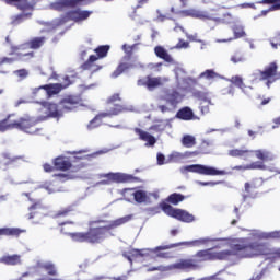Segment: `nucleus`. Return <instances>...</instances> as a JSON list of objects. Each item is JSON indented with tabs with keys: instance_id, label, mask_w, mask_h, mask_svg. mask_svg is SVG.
<instances>
[{
	"instance_id": "f257e3e1",
	"label": "nucleus",
	"mask_w": 280,
	"mask_h": 280,
	"mask_svg": "<svg viewBox=\"0 0 280 280\" xmlns=\"http://www.w3.org/2000/svg\"><path fill=\"white\" fill-rule=\"evenodd\" d=\"M265 249V244L250 242L248 237H241L234 241L231 249L218 252L215 247H211L197 252L195 257L199 261H226L233 256L238 259H253L257 255H264Z\"/></svg>"
},
{
	"instance_id": "f03ea898",
	"label": "nucleus",
	"mask_w": 280,
	"mask_h": 280,
	"mask_svg": "<svg viewBox=\"0 0 280 280\" xmlns=\"http://www.w3.org/2000/svg\"><path fill=\"white\" fill-rule=\"evenodd\" d=\"M132 220V215H125L112 221L107 225L96 226L97 224H106V220H92L89 222V229L86 232H67V224H75L73 221H65L59 223L61 226L60 231L63 235H68L72 242H77L78 244H91L95 246L97 244H103L108 237L107 232L113 231L119 226H124L127 222Z\"/></svg>"
},
{
	"instance_id": "7ed1b4c3",
	"label": "nucleus",
	"mask_w": 280,
	"mask_h": 280,
	"mask_svg": "<svg viewBox=\"0 0 280 280\" xmlns=\"http://www.w3.org/2000/svg\"><path fill=\"white\" fill-rule=\"evenodd\" d=\"M45 43H47V37L45 36L33 37L28 42L13 47V54H18V56L24 61L30 62L31 60H34V58H36V52L27 51V49L38 50L45 46Z\"/></svg>"
},
{
	"instance_id": "20e7f679",
	"label": "nucleus",
	"mask_w": 280,
	"mask_h": 280,
	"mask_svg": "<svg viewBox=\"0 0 280 280\" xmlns=\"http://www.w3.org/2000/svg\"><path fill=\"white\" fill-rule=\"evenodd\" d=\"M279 71V66L277 62L272 61L265 67L264 70H258L257 73H254V80L258 82H266V86L270 89L275 82H277V75Z\"/></svg>"
},
{
	"instance_id": "39448f33",
	"label": "nucleus",
	"mask_w": 280,
	"mask_h": 280,
	"mask_svg": "<svg viewBox=\"0 0 280 280\" xmlns=\"http://www.w3.org/2000/svg\"><path fill=\"white\" fill-rule=\"evenodd\" d=\"M52 164L55 166V170L57 172H68V170H71L74 167V172H78L79 170H82L84 167V164L82 163V159L80 158H73L72 160L65 155H59L54 159Z\"/></svg>"
},
{
	"instance_id": "423d86ee",
	"label": "nucleus",
	"mask_w": 280,
	"mask_h": 280,
	"mask_svg": "<svg viewBox=\"0 0 280 280\" xmlns=\"http://www.w3.org/2000/svg\"><path fill=\"white\" fill-rule=\"evenodd\" d=\"M100 178H105L100 182V185H110L112 183H141V178L126 173L101 174Z\"/></svg>"
},
{
	"instance_id": "0eeeda50",
	"label": "nucleus",
	"mask_w": 280,
	"mask_h": 280,
	"mask_svg": "<svg viewBox=\"0 0 280 280\" xmlns=\"http://www.w3.org/2000/svg\"><path fill=\"white\" fill-rule=\"evenodd\" d=\"M186 172L200 174L201 176H226V171L202 164H191L184 167Z\"/></svg>"
},
{
	"instance_id": "6e6552de",
	"label": "nucleus",
	"mask_w": 280,
	"mask_h": 280,
	"mask_svg": "<svg viewBox=\"0 0 280 280\" xmlns=\"http://www.w3.org/2000/svg\"><path fill=\"white\" fill-rule=\"evenodd\" d=\"M162 211L170 215V218H175V220H179L180 222H194L195 218L189 212L183 209H175L172 205L167 202L160 203Z\"/></svg>"
},
{
	"instance_id": "1a4fd4ad",
	"label": "nucleus",
	"mask_w": 280,
	"mask_h": 280,
	"mask_svg": "<svg viewBox=\"0 0 280 280\" xmlns=\"http://www.w3.org/2000/svg\"><path fill=\"white\" fill-rule=\"evenodd\" d=\"M119 113H124V105H115V108H110L109 112H103L97 114L88 124V130H95V128H100V126L104 124V119H106V117H113L115 115H119Z\"/></svg>"
},
{
	"instance_id": "9d476101",
	"label": "nucleus",
	"mask_w": 280,
	"mask_h": 280,
	"mask_svg": "<svg viewBox=\"0 0 280 280\" xmlns=\"http://www.w3.org/2000/svg\"><path fill=\"white\" fill-rule=\"evenodd\" d=\"M187 242H179V243H173L168 245H160L155 248L150 249V253H153L155 257L159 259H172L174 257V254L172 252H163V250H170L172 248H178V246H186Z\"/></svg>"
},
{
	"instance_id": "9b49d317",
	"label": "nucleus",
	"mask_w": 280,
	"mask_h": 280,
	"mask_svg": "<svg viewBox=\"0 0 280 280\" xmlns=\"http://www.w3.org/2000/svg\"><path fill=\"white\" fill-rule=\"evenodd\" d=\"M14 126L16 130H22L28 135H36V120L32 117H22L19 120H14Z\"/></svg>"
},
{
	"instance_id": "f8f14e48",
	"label": "nucleus",
	"mask_w": 280,
	"mask_h": 280,
	"mask_svg": "<svg viewBox=\"0 0 280 280\" xmlns=\"http://www.w3.org/2000/svg\"><path fill=\"white\" fill-rule=\"evenodd\" d=\"M244 198H255L259 194V189L264 187V178L255 177L250 182H246Z\"/></svg>"
},
{
	"instance_id": "ddd939ff",
	"label": "nucleus",
	"mask_w": 280,
	"mask_h": 280,
	"mask_svg": "<svg viewBox=\"0 0 280 280\" xmlns=\"http://www.w3.org/2000/svg\"><path fill=\"white\" fill-rule=\"evenodd\" d=\"M95 0H58L52 3V10H57L58 12H62L65 8H78V5H89L93 3Z\"/></svg>"
},
{
	"instance_id": "4468645a",
	"label": "nucleus",
	"mask_w": 280,
	"mask_h": 280,
	"mask_svg": "<svg viewBox=\"0 0 280 280\" xmlns=\"http://www.w3.org/2000/svg\"><path fill=\"white\" fill-rule=\"evenodd\" d=\"M82 100L80 98V96H75V95H68L66 97H63L59 104H61V109L65 113H71L73 110H75V108H80Z\"/></svg>"
},
{
	"instance_id": "2eb2a0df",
	"label": "nucleus",
	"mask_w": 280,
	"mask_h": 280,
	"mask_svg": "<svg viewBox=\"0 0 280 280\" xmlns=\"http://www.w3.org/2000/svg\"><path fill=\"white\" fill-rule=\"evenodd\" d=\"M138 86H145L149 91H154L159 86H163V78L147 75L145 78L139 79L137 81Z\"/></svg>"
},
{
	"instance_id": "dca6fc26",
	"label": "nucleus",
	"mask_w": 280,
	"mask_h": 280,
	"mask_svg": "<svg viewBox=\"0 0 280 280\" xmlns=\"http://www.w3.org/2000/svg\"><path fill=\"white\" fill-rule=\"evenodd\" d=\"M213 13L208 14L206 18L209 21H214V23H222L224 25H229L233 23V15L231 13H223L220 10L212 9Z\"/></svg>"
},
{
	"instance_id": "f3484780",
	"label": "nucleus",
	"mask_w": 280,
	"mask_h": 280,
	"mask_svg": "<svg viewBox=\"0 0 280 280\" xmlns=\"http://www.w3.org/2000/svg\"><path fill=\"white\" fill-rule=\"evenodd\" d=\"M7 5H15L21 12H27V10H34V5L38 3V0H4Z\"/></svg>"
},
{
	"instance_id": "a211bd4d",
	"label": "nucleus",
	"mask_w": 280,
	"mask_h": 280,
	"mask_svg": "<svg viewBox=\"0 0 280 280\" xmlns=\"http://www.w3.org/2000/svg\"><path fill=\"white\" fill-rule=\"evenodd\" d=\"M44 108L47 109L48 117H52V119H60V117H65V112L62 110L61 104L58 103H43Z\"/></svg>"
},
{
	"instance_id": "6ab92c4d",
	"label": "nucleus",
	"mask_w": 280,
	"mask_h": 280,
	"mask_svg": "<svg viewBox=\"0 0 280 280\" xmlns=\"http://www.w3.org/2000/svg\"><path fill=\"white\" fill-rule=\"evenodd\" d=\"M93 14V11H82L80 9L71 10L66 13V19L69 21H74V23H82V21H86L89 16Z\"/></svg>"
},
{
	"instance_id": "aec40b11",
	"label": "nucleus",
	"mask_w": 280,
	"mask_h": 280,
	"mask_svg": "<svg viewBox=\"0 0 280 280\" xmlns=\"http://www.w3.org/2000/svg\"><path fill=\"white\" fill-rule=\"evenodd\" d=\"M229 156L233 159H241L242 161H250L255 154V150H248L246 148L242 149H231L228 152Z\"/></svg>"
},
{
	"instance_id": "412c9836",
	"label": "nucleus",
	"mask_w": 280,
	"mask_h": 280,
	"mask_svg": "<svg viewBox=\"0 0 280 280\" xmlns=\"http://www.w3.org/2000/svg\"><path fill=\"white\" fill-rule=\"evenodd\" d=\"M62 89L63 86L60 83H50L35 89V92L44 90L46 92L47 97H51V95H58V93H60Z\"/></svg>"
},
{
	"instance_id": "4be33fe9",
	"label": "nucleus",
	"mask_w": 280,
	"mask_h": 280,
	"mask_svg": "<svg viewBox=\"0 0 280 280\" xmlns=\"http://www.w3.org/2000/svg\"><path fill=\"white\" fill-rule=\"evenodd\" d=\"M133 132H136L140 139V141H145L147 144L145 145H150L153 147L156 144V138L152 135H150V132L148 131H143L141 128L136 127L133 129Z\"/></svg>"
},
{
	"instance_id": "5701e85b",
	"label": "nucleus",
	"mask_w": 280,
	"mask_h": 280,
	"mask_svg": "<svg viewBox=\"0 0 280 280\" xmlns=\"http://www.w3.org/2000/svg\"><path fill=\"white\" fill-rule=\"evenodd\" d=\"M14 47H19V46H11V51L9 52V56H15V57L0 58V67H2V65H14V62H27V61L23 60L19 56V54L14 52Z\"/></svg>"
},
{
	"instance_id": "b1692460",
	"label": "nucleus",
	"mask_w": 280,
	"mask_h": 280,
	"mask_svg": "<svg viewBox=\"0 0 280 280\" xmlns=\"http://www.w3.org/2000/svg\"><path fill=\"white\" fill-rule=\"evenodd\" d=\"M25 230L19 228H0V237H20Z\"/></svg>"
},
{
	"instance_id": "393cba45",
	"label": "nucleus",
	"mask_w": 280,
	"mask_h": 280,
	"mask_svg": "<svg viewBox=\"0 0 280 280\" xmlns=\"http://www.w3.org/2000/svg\"><path fill=\"white\" fill-rule=\"evenodd\" d=\"M97 60H100L97 56L91 55L89 59L82 63L81 69H83V71H100L102 68L95 63Z\"/></svg>"
},
{
	"instance_id": "a878e982",
	"label": "nucleus",
	"mask_w": 280,
	"mask_h": 280,
	"mask_svg": "<svg viewBox=\"0 0 280 280\" xmlns=\"http://www.w3.org/2000/svg\"><path fill=\"white\" fill-rule=\"evenodd\" d=\"M259 3L262 5H271L268 10H262L260 12L261 16H266L268 12H277V10H280V0H261Z\"/></svg>"
},
{
	"instance_id": "bb28decb",
	"label": "nucleus",
	"mask_w": 280,
	"mask_h": 280,
	"mask_svg": "<svg viewBox=\"0 0 280 280\" xmlns=\"http://www.w3.org/2000/svg\"><path fill=\"white\" fill-rule=\"evenodd\" d=\"M233 170H236L237 172H246V170H266V164L262 162H252L246 165H236Z\"/></svg>"
},
{
	"instance_id": "cd10ccee",
	"label": "nucleus",
	"mask_w": 280,
	"mask_h": 280,
	"mask_svg": "<svg viewBox=\"0 0 280 280\" xmlns=\"http://www.w3.org/2000/svg\"><path fill=\"white\" fill-rule=\"evenodd\" d=\"M177 119H182L183 121H191L194 119V110L190 107H183L176 114Z\"/></svg>"
},
{
	"instance_id": "c85d7f7f",
	"label": "nucleus",
	"mask_w": 280,
	"mask_h": 280,
	"mask_svg": "<svg viewBox=\"0 0 280 280\" xmlns=\"http://www.w3.org/2000/svg\"><path fill=\"white\" fill-rule=\"evenodd\" d=\"M75 209L73 206H67L61 208L60 210L56 211L52 215L55 220H60L62 218H69V215H72Z\"/></svg>"
},
{
	"instance_id": "c756f323",
	"label": "nucleus",
	"mask_w": 280,
	"mask_h": 280,
	"mask_svg": "<svg viewBox=\"0 0 280 280\" xmlns=\"http://www.w3.org/2000/svg\"><path fill=\"white\" fill-rule=\"evenodd\" d=\"M154 54L158 58L164 60V62H174V58H172V55H170V52H167V50L164 49L163 46H156L154 48Z\"/></svg>"
},
{
	"instance_id": "7c9ffc66",
	"label": "nucleus",
	"mask_w": 280,
	"mask_h": 280,
	"mask_svg": "<svg viewBox=\"0 0 280 280\" xmlns=\"http://www.w3.org/2000/svg\"><path fill=\"white\" fill-rule=\"evenodd\" d=\"M36 268L46 270V272L50 277L58 276V270L56 269V265H54L52 262H37Z\"/></svg>"
},
{
	"instance_id": "2f4dec72",
	"label": "nucleus",
	"mask_w": 280,
	"mask_h": 280,
	"mask_svg": "<svg viewBox=\"0 0 280 280\" xmlns=\"http://www.w3.org/2000/svg\"><path fill=\"white\" fill-rule=\"evenodd\" d=\"M1 262L5 264V266H19L21 264V255H7L1 258Z\"/></svg>"
},
{
	"instance_id": "473e14b6",
	"label": "nucleus",
	"mask_w": 280,
	"mask_h": 280,
	"mask_svg": "<svg viewBox=\"0 0 280 280\" xmlns=\"http://www.w3.org/2000/svg\"><path fill=\"white\" fill-rule=\"evenodd\" d=\"M14 117V114H9L4 119L0 120V132H8V130H14V121L10 122V118Z\"/></svg>"
},
{
	"instance_id": "72a5a7b5",
	"label": "nucleus",
	"mask_w": 280,
	"mask_h": 280,
	"mask_svg": "<svg viewBox=\"0 0 280 280\" xmlns=\"http://www.w3.org/2000/svg\"><path fill=\"white\" fill-rule=\"evenodd\" d=\"M174 268H176V270H191L192 268H196V265L192 259H182L174 265Z\"/></svg>"
},
{
	"instance_id": "f704fd0d",
	"label": "nucleus",
	"mask_w": 280,
	"mask_h": 280,
	"mask_svg": "<svg viewBox=\"0 0 280 280\" xmlns=\"http://www.w3.org/2000/svg\"><path fill=\"white\" fill-rule=\"evenodd\" d=\"M187 197L180 192H173L166 198L168 205H180Z\"/></svg>"
},
{
	"instance_id": "c9c22d12",
	"label": "nucleus",
	"mask_w": 280,
	"mask_h": 280,
	"mask_svg": "<svg viewBox=\"0 0 280 280\" xmlns=\"http://www.w3.org/2000/svg\"><path fill=\"white\" fill-rule=\"evenodd\" d=\"M254 154H255L256 159H258L262 163H265L267 161H272V159H273L272 153H270V151H266V150H255Z\"/></svg>"
},
{
	"instance_id": "e433bc0d",
	"label": "nucleus",
	"mask_w": 280,
	"mask_h": 280,
	"mask_svg": "<svg viewBox=\"0 0 280 280\" xmlns=\"http://www.w3.org/2000/svg\"><path fill=\"white\" fill-rule=\"evenodd\" d=\"M257 240H280V230L256 234Z\"/></svg>"
},
{
	"instance_id": "4c0bfd02",
	"label": "nucleus",
	"mask_w": 280,
	"mask_h": 280,
	"mask_svg": "<svg viewBox=\"0 0 280 280\" xmlns=\"http://www.w3.org/2000/svg\"><path fill=\"white\" fill-rule=\"evenodd\" d=\"M122 257L132 264V259H139V257H145L143 249H131L129 254H122Z\"/></svg>"
},
{
	"instance_id": "58836bf2",
	"label": "nucleus",
	"mask_w": 280,
	"mask_h": 280,
	"mask_svg": "<svg viewBox=\"0 0 280 280\" xmlns=\"http://www.w3.org/2000/svg\"><path fill=\"white\" fill-rule=\"evenodd\" d=\"M234 36L229 39H223V43H231V40H237V38H244L246 36V32H244V27L242 26H234L233 27Z\"/></svg>"
},
{
	"instance_id": "ea45409f",
	"label": "nucleus",
	"mask_w": 280,
	"mask_h": 280,
	"mask_svg": "<svg viewBox=\"0 0 280 280\" xmlns=\"http://www.w3.org/2000/svg\"><path fill=\"white\" fill-rule=\"evenodd\" d=\"M95 54H96V58H98V60L101 58H106V56H108V51H110V46L109 45H102L98 46L94 49Z\"/></svg>"
},
{
	"instance_id": "a19ab883",
	"label": "nucleus",
	"mask_w": 280,
	"mask_h": 280,
	"mask_svg": "<svg viewBox=\"0 0 280 280\" xmlns=\"http://www.w3.org/2000/svg\"><path fill=\"white\" fill-rule=\"evenodd\" d=\"M199 78H205L206 80H218L222 78L218 72H214L213 69H208L199 74Z\"/></svg>"
},
{
	"instance_id": "79ce46f5",
	"label": "nucleus",
	"mask_w": 280,
	"mask_h": 280,
	"mask_svg": "<svg viewBox=\"0 0 280 280\" xmlns=\"http://www.w3.org/2000/svg\"><path fill=\"white\" fill-rule=\"evenodd\" d=\"M27 16H31V14L21 13V14L12 16L11 18V25L13 27H16V25H21V23H23V21H25V19H27Z\"/></svg>"
},
{
	"instance_id": "37998d69",
	"label": "nucleus",
	"mask_w": 280,
	"mask_h": 280,
	"mask_svg": "<svg viewBox=\"0 0 280 280\" xmlns=\"http://www.w3.org/2000/svg\"><path fill=\"white\" fill-rule=\"evenodd\" d=\"M231 84H234V86H237V89H241V91H245L246 84L244 83V79L240 75H234L230 79Z\"/></svg>"
},
{
	"instance_id": "c03bdc74",
	"label": "nucleus",
	"mask_w": 280,
	"mask_h": 280,
	"mask_svg": "<svg viewBox=\"0 0 280 280\" xmlns=\"http://www.w3.org/2000/svg\"><path fill=\"white\" fill-rule=\"evenodd\" d=\"M256 243L265 245V252L262 254L256 255V257H259V255H271V257L273 259H280V248L273 249V250L268 253V246L266 245V243H260V242H257V241H256Z\"/></svg>"
},
{
	"instance_id": "a18cd8bd",
	"label": "nucleus",
	"mask_w": 280,
	"mask_h": 280,
	"mask_svg": "<svg viewBox=\"0 0 280 280\" xmlns=\"http://www.w3.org/2000/svg\"><path fill=\"white\" fill-rule=\"evenodd\" d=\"M133 199L136 200V202H138L139 205L145 202V200H148V194L143 190H136L133 194Z\"/></svg>"
},
{
	"instance_id": "49530a36",
	"label": "nucleus",
	"mask_w": 280,
	"mask_h": 280,
	"mask_svg": "<svg viewBox=\"0 0 280 280\" xmlns=\"http://www.w3.org/2000/svg\"><path fill=\"white\" fill-rule=\"evenodd\" d=\"M184 148H194L196 145V138L194 136L186 135L182 139Z\"/></svg>"
},
{
	"instance_id": "de8ad7c7",
	"label": "nucleus",
	"mask_w": 280,
	"mask_h": 280,
	"mask_svg": "<svg viewBox=\"0 0 280 280\" xmlns=\"http://www.w3.org/2000/svg\"><path fill=\"white\" fill-rule=\"evenodd\" d=\"M130 67L129 63L126 62H121L118 65V67L116 68V70L113 72V78H119V75H121V73H124V71H128V68Z\"/></svg>"
},
{
	"instance_id": "09e8293b",
	"label": "nucleus",
	"mask_w": 280,
	"mask_h": 280,
	"mask_svg": "<svg viewBox=\"0 0 280 280\" xmlns=\"http://www.w3.org/2000/svg\"><path fill=\"white\" fill-rule=\"evenodd\" d=\"M136 48H137V44H133L131 46H128L126 44L122 45V50L126 54V56L124 57L125 60H130V58H132V54H133Z\"/></svg>"
},
{
	"instance_id": "8fccbe9b",
	"label": "nucleus",
	"mask_w": 280,
	"mask_h": 280,
	"mask_svg": "<svg viewBox=\"0 0 280 280\" xmlns=\"http://www.w3.org/2000/svg\"><path fill=\"white\" fill-rule=\"evenodd\" d=\"M23 196H26L33 205L30 207V211H34L35 209H43V203H40V200H34L30 198V192H23Z\"/></svg>"
},
{
	"instance_id": "3c124183",
	"label": "nucleus",
	"mask_w": 280,
	"mask_h": 280,
	"mask_svg": "<svg viewBox=\"0 0 280 280\" xmlns=\"http://www.w3.org/2000/svg\"><path fill=\"white\" fill-rule=\"evenodd\" d=\"M117 102H121V97L119 96V93H115L107 98V104L114 105V107L112 108H115V106H121L120 104H117Z\"/></svg>"
},
{
	"instance_id": "603ef678",
	"label": "nucleus",
	"mask_w": 280,
	"mask_h": 280,
	"mask_svg": "<svg viewBox=\"0 0 280 280\" xmlns=\"http://www.w3.org/2000/svg\"><path fill=\"white\" fill-rule=\"evenodd\" d=\"M54 178H56V180H58V183H67V180H71V176L69 174H54L52 175Z\"/></svg>"
},
{
	"instance_id": "864d4df0",
	"label": "nucleus",
	"mask_w": 280,
	"mask_h": 280,
	"mask_svg": "<svg viewBox=\"0 0 280 280\" xmlns=\"http://www.w3.org/2000/svg\"><path fill=\"white\" fill-rule=\"evenodd\" d=\"M187 47H189V42H185L183 39H179L176 44V49H187Z\"/></svg>"
},
{
	"instance_id": "5fc2aeb1",
	"label": "nucleus",
	"mask_w": 280,
	"mask_h": 280,
	"mask_svg": "<svg viewBox=\"0 0 280 280\" xmlns=\"http://www.w3.org/2000/svg\"><path fill=\"white\" fill-rule=\"evenodd\" d=\"M43 167H44V172H54L55 170H56V166L54 165H51V164H49V163H45L44 165H43Z\"/></svg>"
},
{
	"instance_id": "6e6d98bb",
	"label": "nucleus",
	"mask_w": 280,
	"mask_h": 280,
	"mask_svg": "<svg viewBox=\"0 0 280 280\" xmlns=\"http://www.w3.org/2000/svg\"><path fill=\"white\" fill-rule=\"evenodd\" d=\"M89 262L86 260H84L83 262H81L79 265V268H80V272H86V269L89 268Z\"/></svg>"
},
{
	"instance_id": "4d7b16f0",
	"label": "nucleus",
	"mask_w": 280,
	"mask_h": 280,
	"mask_svg": "<svg viewBox=\"0 0 280 280\" xmlns=\"http://www.w3.org/2000/svg\"><path fill=\"white\" fill-rule=\"evenodd\" d=\"M15 73L19 75V78H27L28 73L25 69L16 70Z\"/></svg>"
},
{
	"instance_id": "13d9d810",
	"label": "nucleus",
	"mask_w": 280,
	"mask_h": 280,
	"mask_svg": "<svg viewBox=\"0 0 280 280\" xmlns=\"http://www.w3.org/2000/svg\"><path fill=\"white\" fill-rule=\"evenodd\" d=\"M163 270H165L164 266H158V267H150L148 269V272H156V271H163Z\"/></svg>"
},
{
	"instance_id": "bf43d9fd",
	"label": "nucleus",
	"mask_w": 280,
	"mask_h": 280,
	"mask_svg": "<svg viewBox=\"0 0 280 280\" xmlns=\"http://www.w3.org/2000/svg\"><path fill=\"white\" fill-rule=\"evenodd\" d=\"M165 164V155L162 153H158V165H164Z\"/></svg>"
},
{
	"instance_id": "052dcab7",
	"label": "nucleus",
	"mask_w": 280,
	"mask_h": 280,
	"mask_svg": "<svg viewBox=\"0 0 280 280\" xmlns=\"http://www.w3.org/2000/svg\"><path fill=\"white\" fill-rule=\"evenodd\" d=\"M231 60L234 65H237V62H244V58L240 56H233Z\"/></svg>"
},
{
	"instance_id": "680f3d73",
	"label": "nucleus",
	"mask_w": 280,
	"mask_h": 280,
	"mask_svg": "<svg viewBox=\"0 0 280 280\" xmlns=\"http://www.w3.org/2000/svg\"><path fill=\"white\" fill-rule=\"evenodd\" d=\"M209 187H215V185H224V180L208 182Z\"/></svg>"
},
{
	"instance_id": "e2e57ef3",
	"label": "nucleus",
	"mask_w": 280,
	"mask_h": 280,
	"mask_svg": "<svg viewBox=\"0 0 280 280\" xmlns=\"http://www.w3.org/2000/svg\"><path fill=\"white\" fill-rule=\"evenodd\" d=\"M184 13L187 16H198V14L196 13V10H187V11H184Z\"/></svg>"
},
{
	"instance_id": "0e129e2a",
	"label": "nucleus",
	"mask_w": 280,
	"mask_h": 280,
	"mask_svg": "<svg viewBox=\"0 0 280 280\" xmlns=\"http://www.w3.org/2000/svg\"><path fill=\"white\" fill-rule=\"evenodd\" d=\"M159 110H161V113H167V110H170V108H167V106H165V105H160Z\"/></svg>"
},
{
	"instance_id": "69168bd1",
	"label": "nucleus",
	"mask_w": 280,
	"mask_h": 280,
	"mask_svg": "<svg viewBox=\"0 0 280 280\" xmlns=\"http://www.w3.org/2000/svg\"><path fill=\"white\" fill-rule=\"evenodd\" d=\"M242 8H253L255 9V3H243L241 4Z\"/></svg>"
},
{
	"instance_id": "338daca9",
	"label": "nucleus",
	"mask_w": 280,
	"mask_h": 280,
	"mask_svg": "<svg viewBox=\"0 0 280 280\" xmlns=\"http://www.w3.org/2000/svg\"><path fill=\"white\" fill-rule=\"evenodd\" d=\"M150 0H138V8H141L142 5H145Z\"/></svg>"
},
{
	"instance_id": "774afa93",
	"label": "nucleus",
	"mask_w": 280,
	"mask_h": 280,
	"mask_svg": "<svg viewBox=\"0 0 280 280\" xmlns=\"http://www.w3.org/2000/svg\"><path fill=\"white\" fill-rule=\"evenodd\" d=\"M273 124H276V126H280V116L277 118H273Z\"/></svg>"
}]
</instances>
